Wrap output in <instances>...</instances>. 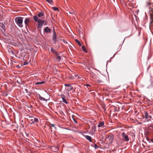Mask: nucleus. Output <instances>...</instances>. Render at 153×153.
Segmentation results:
<instances>
[{
	"label": "nucleus",
	"mask_w": 153,
	"mask_h": 153,
	"mask_svg": "<svg viewBox=\"0 0 153 153\" xmlns=\"http://www.w3.org/2000/svg\"><path fill=\"white\" fill-rule=\"evenodd\" d=\"M23 18L21 17H17L15 19V20L16 24L20 27H23Z\"/></svg>",
	"instance_id": "obj_1"
},
{
	"label": "nucleus",
	"mask_w": 153,
	"mask_h": 153,
	"mask_svg": "<svg viewBox=\"0 0 153 153\" xmlns=\"http://www.w3.org/2000/svg\"><path fill=\"white\" fill-rule=\"evenodd\" d=\"M38 28H42V26L44 24H45V25H47V22L46 21L44 20H39L38 21Z\"/></svg>",
	"instance_id": "obj_2"
},
{
	"label": "nucleus",
	"mask_w": 153,
	"mask_h": 153,
	"mask_svg": "<svg viewBox=\"0 0 153 153\" xmlns=\"http://www.w3.org/2000/svg\"><path fill=\"white\" fill-rule=\"evenodd\" d=\"M122 136L124 138V140L125 141H128L129 139L128 137V136L127 135L125 132H123L122 134Z\"/></svg>",
	"instance_id": "obj_3"
},
{
	"label": "nucleus",
	"mask_w": 153,
	"mask_h": 153,
	"mask_svg": "<svg viewBox=\"0 0 153 153\" xmlns=\"http://www.w3.org/2000/svg\"><path fill=\"white\" fill-rule=\"evenodd\" d=\"M31 119H30V120L32 122V123H38L39 122V120L37 118L34 117H31Z\"/></svg>",
	"instance_id": "obj_4"
},
{
	"label": "nucleus",
	"mask_w": 153,
	"mask_h": 153,
	"mask_svg": "<svg viewBox=\"0 0 153 153\" xmlns=\"http://www.w3.org/2000/svg\"><path fill=\"white\" fill-rule=\"evenodd\" d=\"M65 85L66 87V89L68 91H70L73 89V87L69 84H65Z\"/></svg>",
	"instance_id": "obj_5"
},
{
	"label": "nucleus",
	"mask_w": 153,
	"mask_h": 153,
	"mask_svg": "<svg viewBox=\"0 0 153 153\" xmlns=\"http://www.w3.org/2000/svg\"><path fill=\"white\" fill-rule=\"evenodd\" d=\"M51 32V29L48 27H46L44 29V32L45 33H48Z\"/></svg>",
	"instance_id": "obj_6"
},
{
	"label": "nucleus",
	"mask_w": 153,
	"mask_h": 153,
	"mask_svg": "<svg viewBox=\"0 0 153 153\" xmlns=\"http://www.w3.org/2000/svg\"><path fill=\"white\" fill-rule=\"evenodd\" d=\"M56 33L54 30L53 31V37L52 38V40L54 42H55L56 41Z\"/></svg>",
	"instance_id": "obj_7"
},
{
	"label": "nucleus",
	"mask_w": 153,
	"mask_h": 153,
	"mask_svg": "<svg viewBox=\"0 0 153 153\" xmlns=\"http://www.w3.org/2000/svg\"><path fill=\"white\" fill-rule=\"evenodd\" d=\"M144 117L146 119L149 118L150 119L152 118V116L150 115H149L147 111L144 112Z\"/></svg>",
	"instance_id": "obj_8"
},
{
	"label": "nucleus",
	"mask_w": 153,
	"mask_h": 153,
	"mask_svg": "<svg viewBox=\"0 0 153 153\" xmlns=\"http://www.w3.org/2000/svg\"><path fill=\"white\" fill-rule=\"evenodd\" d=\"M30 22V19L28 18H26L25 20V23L26 25V26H28V24Z\"/></svg>",
	"instance_id": "obj_9"
},
{
	"label": "nucleus",
	"mask_w": 153,
	"mask_h": 153,
	"mask_svg": "<svg viewBox=\"0 0 153 153\" xmlns=\"http://www.w3.org/2000/svg\"><path fill=\"white\" fill-rule=\"evenodd\" d=\"M61 97L62 100V101L66 104H68V102H67L65 99V96L63 94L61 95Z\"/></svg>",
	"instance_id": "obj_10"
},
{
	"label": "nucleus",
	"mask_w": 153,
	"mask_h": 153,
	"mask_svg": "<svg viewBox=\"0 0 153 153\" xmlns=\"http://www.w3.org/2000/svg\"><path fill=\"white\" fill-rule=\"evenodd\" d=\"M85 138L88 140L90 142H92L91 141V137L88 135H85Z\"/></svg>",
	"instance_id": "obj_11"
},
{
	"label": "nucleus",
	"mask_w": 153,
	"mask_h": 153,
	"mask_svg": "<svg viewBox=\"0 0 153 153\" xmlns=\"http://www.w3.org/2000/svg\"><path fill=\"white\" fill-rule=\"evenodd\" d=\"M104 124V123L103 121L100 122L98 125V127H99L102 126Z\"/></svg>",
	"instance_id": "obj_12"
},
{
	"label": "nucleus",
	"mask_w": 153,
	"mask_h": 153,
	"mask_svg": "<svg viewBox=\"0 0 153 153\" xmlns=\"http://www.w3.org/2000/svg\"><path fill=\"white\" fill-rule=\"evenodd\" d=\"M33 19L36 22H38L39 20V19H38L37 16H33Z\"/></svg>",
	"instance_id": "obj_13"
},
{
	"label": "nucleus",
	"mask_w": 153,
	"mask_h": 153,
	"mask_svg": "<svg viewBox=\"0 0 153 153\" xmlns=\"http://www.w3.org/2000/svg\"><path fill=\"white\" fill-rule=\"evenodd\" d=\"M39 99L41 100L47 101L48 100L45 99V98L41 97L40 95H39Z\"/></svg>",
	"instance_id": "obj_14"
},
{
	"label": "nucleus",
	"mask_w": 153,
	"mask_h": 153,
	"mask_svg": "<svg viewBox=\"0 0 153 153\" xmlns=\"http://www.w3.org/2000/svg\"><path fill=\"white\" fill-rule=\"evenodd\" d=\"M51 51L55 55L57 53L55 51V50L52 48H51Z\"/></svg>",
	"instance_id": "obj_15"
},
{
	"label": "nucleus",
	"mask_w": 153,
	"mask_h": 153,
	"mask_svg": "<svg viewBox=\"0 0 153 153\" xmlns=\"http://www.w3.org/2000/svg\"><path fill=\"white\" fill-rule=\"evenodd\" d=\"M44 13L43 12L39 13L38 15V16L39 17H41L44 16Z\"/></svg>",
	"instance_id": "obj_16"
},
{
	"label": "nucleus",
	"mask_w": 153,
	"mask_h": 153,
	"mask_svg": "<svg viewBox=\"0 0 153 153\" xmlns=\"http://www.w3.org/2000/svg\"><path fill=\"white\" fill-rule=\"evenodd\" d=\"M45 82L44 81H42V82H38L36 83H35V84L36 85H41V84H44L45 83Z\"/></svg>",
	"instance_id": "obj_17"
},
{
	"label": "nucleus",
	"mask_w": 153,
	"mask_h": 153,
	"mask_svg": "<svg viewBox=\"0 0 153 153\" xmlns=\"http://www.w3.org/2000/svg\"><path fill=\"white\" fill-rule=\"evenodd\" d=\"M117 141V144L118 145H120V144H122L123 142V140H117V141Z\"/></svg>",
	"instance_id": "obj_18"
},
{
	"label": "nucleus",
	"mask_w": 153,
	"mask_h": 153,
	"mask_svg": "<svg viewBox=\"0 0 153 153\" xmlns=\"http://www.w3.org/2000/svg\"><path fill=\"white\" fill-rule=\"evenodd\" d=\"M75 41L78 44V45L79 46H81V43H80V42H79V41L78 39H75Z\"/></svg>",
	"instance_id": "obj_19"
},
{
	"label": "nucleus",
	"mask_w": 153,
	"mask_h": 153,
	"mask_svg": "<svg viewBox=\"0 0 153 153\" xmlns=\"http://www.w3.org/2000/svg\"><path fill=\"white\" fill-rule=\"evenodd\" d=\"M55 55L56 57V58L57 59L59 60L61 59V56L58 55V53H56V54Z\"/></svg>",
	"instance_id": "obj_20"
},
{
	"label": "nucleus",
	"mask_w": 153,
	"mask_h": 153,
	"mask_svg": "<svg viewBox=\"0 0 153 153\" xmlns=\"http://www.w3.org/2000/svg\"><path fill=\"white\" fill-rule=\"evenodd\" d=\"M82 49L83 51L85 53H86L87 52V51L84 46H82Z\"/></svg>",
	"instance_id": "obj_21"
},
{
	"label": "nucleus",
	"mask_w": 153,
	"mask_h": 153,
	"mask_svg": "<svg viewBox=\"0 0 153 153\" xmlns=\"http://www.w3.org/2000/svg\"><path fill=\"white\" fill-rule=\"evenodd\" d=\"M50 126L49 127L50 129H51L52 128V127H53L55 129H56V127L54 126V124H51L50 125Z\"/></svg>",
	"instance_id": "obj_22"
},
{
	"label": "nucleus",
	"mask_w": 153,
	"mask_h": 153,
	"mask_svg": "<svg viewBox=\"0 0 153 153\" xmlns=\"http://www.w3.org/2000/svg\"><path fill=\"white\" fill-rule=\"evenodd\" d=\"M53 9L55 11H56L58 10V8L57 7H53Z\"/></svg>",
	"instance_id": "obj_23"
},
{
	"label": "nucleus",
	"mask_w": 153,
	"mask_h": 153,
	"mask_svg": "<svg viewBox=\"0 0 153 153\" xmlns=\"http://www.w3.org/2000/svg\"><path fill=\"white\" fill-rule=\"evenodd\" d=\"M149 10L150 11H151L152 13L153 12V6H152V8L150 7L149 8Z\"/></svg>",
	"instance_id": "obj_24"
},
{
	"label": "nucleus",
	"mask_w": 153,
	"mask_h": 153,
	"mask_svg": "<svg viewBox=\"0 0 153 153\" xmlns=\"http://www.w3.org/2000/svg\"><path fill=\"white\" fill-rule=\"evenodd\" d=\"M1 27L3 29H4V28H5V26L2 23L1 24Z\"/></svg>",
	"instance_id": "obj_25"
},
{
	"label": "nucleus",
	"mask_w": 153,
	"mask_h": 153,
	"mask_svg": "<svg viewBox=\"0 0 153 153\" xmlns=\"http://www.w3.org/2000/svg\"><path fill=\"white\" fill-rule=\"evenodd\" d=\"M113 135L111 136L110 137V140H111V141H112L113 140Z\"/></svg>",
	"instance_id": "obj_26"
},
{
	"label": "nucleus",
	"mask_w": 153,
	"mask_h": 153,
	"mask_svg": "<svg viewBox=\"0 0 153 153\" xmlns=\"http://www.w3.org/2000/svg\"><path fill=\"white\" fill-rule=\"evenodd\" d=\"M94 147L95 149L98 148V147L96 144H95Z\"/></svg>",
	"instance_id": "obj_27"
},
{
	"label": "nucleus",
	"mask_w": 153,
	"mask_h": 153,
	"mask_svg": "<svg viewBox=\"0 0 153 153\" xmlns=\"http://www.w3.org/2000/svg\"><path fill=\"white\" fill-rule=\"evenodd\" d=\"M28 62H24V63H23V65H27L28 64Z\"/></svg>",
	"instance_id": "obj_28"
},
{
	"label": "nucleus",
	"mask_w": 153,
	"mask_h": 153,
	"mask_svg": "<svg viewBox=\"0 0 153 153\" xmlns=\"http://www.w3.org/2000/svg\"><path fill=\"white\" fill-rule=\"evenodd\" d=\"M69 13H70V14H73L74 13V11H73L72 12H70Z\"/></svg>",
	"instance_id": "obj_29"
},
{
	"label": "nucleus",
	"mask_w": 153,
	"mask_h": 153,
	"mask_svg": "<svg viewBox=\"0 0 153 153\" xmlns=\"http://www.w3.org/2000/svg\"><path fill=\"white\" fill-rule=\"evenodd\" d=\"M74 121L76 123H77V121L74 119H73Z\"/></svg>",
	"instance_id": "obj_30"
},
{
	"label": "nucleus",
	"mask_w": 153,
	"mask_h": 153,
	"mask_svg": "<svg viewBox=\"0 0 153 153\" xmlns=\"http://www.w3.org/2000/svg\"><path fill=\"white\" fill-rule=\"evenodd\" d=\"M147 4L148 5H149L150 4V3L149 2H147Z\"/></svg>",
	"instance_id": "obj_31"
},
{
	"label": "nucleus",
	"mask_w": 153,
	"mask_h": 153,
	"mask_svg": "<svg viewBox=\"0 0 153 153\" xmlns=\"http://www.w3.org/2000/svg\"><path fill=\"white\" fill-rule=\"evenodd\" d=\"M17 67H18V68H19L20 67V66L19 65H18L17 66Z\"/></svg>",
	"instance_id": "obj_32"
},
{
	"label": "nucleus",
	"mask_w": 153,
	"mask_h": 153,
	"mask_svg": "<svg viewBox=\"0 0 153 153\" xmlns=\"http://www.w3.org/2000/svg\"><path fill=\"white\" fill-rule=\"evenodd\" d=\"M147 140H148H148H151V139H149V138H147Z\"/></svg>",
	"instance_id": "obj_33"
},
{
	"label": "nucleus",
	"mask_w": 153,
	"mask_h": 153,
	"mask_svg": "<svg viewBox=\"0 0 153 153\" xmlns=\"http://www.w3.org/2000/svg\"><path fill=\"white\" fill-rule=\"evenodd\" d=\"M150 140H151L152 142L153 143V139H151Z\"/></svg>",
	"instance_id": "obj_34"
},
{
	"label": "nucleus",
	"mask_w": 153,
	"mask_h": 153,
	"mask_svg": "<svg viewBox=\"0 0 153 153\" xmlns=\"http://www.w3.org/2000/svg\"><path fill=\"white\" fill-rule=\"evenodd\" d=\"M152 13H153V12Z\"/></svg>",
	"instance_id": "obj_35"
}]
</instances>
